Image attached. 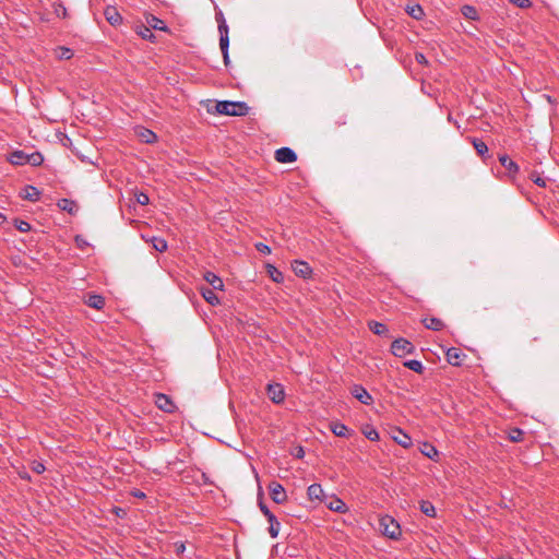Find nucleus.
<instances>
[{"instance_id": "nucleus-24", "label": "nucleus", "mask_w": 559, "mask_h": 559, "mask_svg": "<svg viewBox=\"0 0 559 559\" xmlns=\"http://www.w3.org/2000/svg\"><path fill=\"white\" fill-rule=\"evenodd\" d=\"M331 430L337 437H347L349 433V429L347 428V426L340 421L332 423Z\"/></svg>"}, {"instance_id": "nucleus-3", "label": "nucleus", "mask_w": 559, "mask_h": 559, "mask_svg": "<svg viewBox=\"0 0 559 559\" xmlns=\"http://www.w3.org/2000/svg\"><path fill=\"white\" fill-rule=\"evenodd\" d=\"M379 526L381 533L391 539H399L401 536L400 524L390 515L382 516L379 521Z\"/></svg>"}, {"instance_id": "nucleus-39", "label": "nucleus", "mask_w": 559, "mask_h": 559, "mask_svg": "<svg viewBox=\"0 0 559 559\" xmlns=\"http://www.w3.org/2000/svg\"><path fill=\"white\" fill-rule=\"evenodd\" d=\"M14 226L21 233H27L31 230V224L23 219H16Z\"/></svg>"}, {"instance_id": "nucleus-30", "label": "nucleus", "mask_w": 559, "mask_h": 559, "mask_svg": "<svg viewBox=\"0 0 559 559\" xmlns=\"http://www.w3.org/2000/svg\"><path fill=\"white\" fill-rule=\"evenodd\" d=\"M460 350L457 348H450L448 349L447 352V358H448V361L453 365V366H459L461 362H460Z\"/></svg>"}, {"instance_id": "nucleus-16", "label": "nucleus", "mask_w": 559, "mask_h": 559, "mask_svg": "<svg viewBox=\"0 0 559 559\" xmlns=\"http://www.w3.org/2000/svg\"><path fill=\"white\" fill-rule=\"evenodd\" d=\"M307 495L310 500L323 501L324 491L320 484H312L307 489Z\"/></svg>"}, {"instance_id": "nucleus-54", "label": "nucleus", "mask_w": 559, "mask_h": 559, "mask_svg": "<svg viewBox=\"0 0 559 559\" xmlns=\"http://www.w3.org/2000/svg\"><path fill=\"white\" fill-rule=\"evenodd\" d=\"M265 515V518L267 519V521L272 518H275L274 513H272L271 511H267L266 513H263Z\"/></svg>"}, {"instance_id": "nucleus-51", "label": "nucleus", "mask_w": 559, "mask_h": 559, "mask_svg": "<svg viewBox=\"0 0 559 559\" xmlns=\"http://www.w3.org/2000/svg\"><path fill=\"white\" fill-rule=\"evenodd\" d=\"M216 21H217V23H218V26L221 25V23H222L223 21H225L224 15H223V13H222V12L216 13Z\"/></svg>"}, {"instance_id": "nucleus-21", "label": "nucleus", "mask_w": 559, "mask_h": 559, "mask_svg": "<svg viewBox=\"0 0 559 559\" xmlns=\"http://www.w3.org/2000/svg\"><path fill=\"white\" fill-rule=\"evenodd\" d=\"M397 435H394L393 440L401 447L407 449L412 445V438L405 433L402 429L396 430Z\"/></svg>"}, {"instance_id": "nucleus-44", "label": "nucleus", "mask_w": 559, "mask_h": 559, "mask_svg": "<svg viewBox=\"0 0 559 559\" xmlns=\"http://www.w3.org/2000/svg\"><path fill=\"white\" fill-rule=\"evenodd\" d=\"M255 248H257V250L260 253H263V254H270L271 253V248L267 245L263 243V242H258L255 245Z\"/></svg>"}, {"instance_id": "nucleus-15", "label": "nucleus", "mask_w": 559, "mask_h": 559, "mask_svg": "<svg viewBox=\"0 0 559 559\" xmlns=\"http://www.w3.org/2000/svg\"><path fill=\"white\" fill-rule=\"evenodd\" d=\"M420 452L423 455H425L426 457L435 461V462H438L439 461V451L438 449L431 444V443H428V442H424L420 447Z\"/></svg>"}, {"instance_id": "nucleus-49", "label": "nucleus", "mask_w": 559, "mask_h": 559, "mask_svg": "<svg viewBox=\"0 0 559 559\" xmlns=\"http://www.w3.org/2000/svg\"><path fill=\"white\" fill-rule=\"evenodd\" d=\"M294 455L298 459H302L305 455V450L301 447L296 448Z\"/></svg>"}, {"instance_id": "nucleus-23", "label": "nucleus", "mask_w": 559, "mask_h": 559, "mask_svg": "<svg viewBox=\"0 0 559 559\" xmlns=\"http://www.w3.org/2000/svg\"><path fill=\"white\" fill-rule=\"evenodd\" d=\"M368 326L374 334L379 336H385L389 332L386 325L378 321H370Z\"/></svg>"}, {"instance_id": "nucleus-25", "label": "nucleus", "mask_w": 559, "mask_h": 559, "mask_svg": "<svg viewBox=\"0 0 559 559\" xmlns=\"http://www.w3.org/2000/svg\"><path fill=\"white\" fill-rule=\"evenodd\" d=\"M215 289L211 288H202L201 294L202 297L212 306H216L219 304V299L217 295L214 293Z\"/></svg>"}, {"instance_id": "nucleus-59", "label": "nucleus", "mask_w": 559, "mask_h": 559, "mask_svg": "<svg viewBox=\"0 0 559 559\" xmlns=\"http://www.w3.org/2000/svg\"><path fill=\"white\" fill-rule=\"evenodd\" d=\"M121 512H123V509H119V511H116V514L121 515Z\"/></svg>"}, {"instance_id": "nucleus-40", "label": "nucleus", "mask_w": 559, "mask_h": 559, "mask_svg": "<svg viewBox=\"0 0 559 559\" xmlns=\"http://www.w3.org/2000/svg\"><path fill=\"white\" fill-rule=\"evenodd\" d=\"M53 11L58 17L66 19L68 15L67 8L62 3H55Z\"/></svg>"}, {"instance_id": "nucleus-48", "label": "nucleus", "mask_w": 559, "mask_h": 559, "mask_svg": "<svg viewBox=\"0 0 559 559\" xmlns=\"http://www.w3.org/2000/svg\"><path fill=\"white\" fill-rule=\"evenodd\" d=\"M415 59H416V61H417L418 63H420V64H426V63L428 62V61H427V59H426V57H425V55H424V53H421V52H416V55H415Z\"/></svg>"}, {"instance_id": "nucleus-38", "label": "nucleus", "mask_w": 559, "mask_h": 559, "mask_svg": "<svg viewBox=\"0 0 559 559\" xmlns=\"http://www.w3.org/2000/svg\"><path fill=\"white\" fill-rule=\"evenodd\" d=\"M462 13L464 16H466L467 19H471V20H475L477 17V11L472 5H464L462 8Z\"/></svg>"}, {"instance_id": "nucleus-34", "label": "nucleus", "mask_w": 559, "mask_h": 559, "mask_svg": "<svg viewBox=\"0 0 559 559\" xmlns=\"http://www.w3.org/2000/svg\"><path fill=\"white\" fill-rule=\"evenodd\" d=\"M267 273L275 283H281L284 280L283 273L278 271L274 265H267Z\"/></svg>"}, {"instance_id": "nucleus-26", "label": "nucleus", "mask_w": 559, "mask_h": 559, "mask_svg": "<svg viewBox=\"0 0 559 559\" xmlns=\"http://www.w3.org/2000/svg\"><path fill=\"white\" fill-rule=\"evenodd\" d=\"M40 192L33 186H26L24 188V194L22 195L25 200L35 202L39 199Z\"/></svg>"}, {"instance_id": "nucleus-1", "label": "nucleus", "mask_w": 559, "mask_h": 559, "mask_svg": "<svg viewBox=\"0 0 559 559\" xmlns=\"http://www.w3.org/2000/svg\"><path fill=\"white\" fill-rule=\"evenodd\" d=\"M215 109L219 115L246 116L250 108L245 102L221 100L216 103Z\"/></svg>"}, {"instance_id": "nucleus-36", "label": "nucleus", "mask_w": 559, "mask_h": 559, "mask_svg": "<svg viewBox=\"0 0 559 559\" xmlns=\"http://www.w3.org/2000/svg\"><path fill=\"white\" fill-rule=\"evenodd\" d=\"M157 140V135L150 129L142 128V142L154 143Z\"/></svg>"}, {"instance_id": "nucleus-32", "label": "nucleus", "mask_w": 559, "mask_h": 559, "mask_svg": "<svg viewBox=\"0 0 559 559\" xmlns=\"http://www.w3.org/2000/svg\"><path fill=\"white\" fill-rule=\"evenodd\" d=\"M501 165L507 168L509 171L516 173L519 170V166L510 159L507 155H502L499 158Z\"/></svg>"}, {"instance_id": "nucleus-53", "label": "nucleus", "mask_w": 559, "mask_h": 559, "mask_svg": "<svg viewBox=\"0 0 559 559\" xmlns=\"http://www.w3.org/2000/svg\"><path fill=\"white\" fill-rule=\"evenodd\" d=\"M148 200H150L148 197L144 192H142V201H141L142 206L147 204Z\"/></svg>"}, {"instance_id": "nucleus-13", "label": "nucleus", "mask_w": 559, "mask_h": 559, "mask_svg": "<svg viewBox=\"0 0 559 559\" xmlns=\"http://www.w3.org/2000/svg\"><path fill=\"white\" fill-rule=\"evenodd\" d=\"M142 240H145V242L151 246L154 250L158 252H164L167 249V242L164 238L160 237H150L145 238L144 235H142Z\"/></svg>"}, {"instance_id": "nucleus-37", "label": "nucleus", "mask_w": 559, "mask_h": 559, "mask_svg": "<svg viewBox=\"0 0 559 559\" xmlns=\"http://www.w3.org/2000/svg\"><path fill=\"white\" fill-rule=\"evenodd\" d=\"M473 146L479 155H484L488 151L486 143L478 139L473 140Z\"/></svg>"}, {"instance_id": "nucleus-10", "label": "nucleus", "mask_w": 559, "mask_h": 559, "mask_svg": "<svg viewBox=\"0 0 559 559\" xmlns=\"http://www.w3.org/2000/svg\"><path fill=\"white\" fill-rule=\"evenodd\" d=\"M154 399V402L159 409L166 413H173L175 411L176 406L167 395L162 393H155Z\"/></svg>"}, {"instance_id": "nucleus-2", "label": "nucleus", "mask_w": 559, "mask_h": 559, "mask_svg": "<svg viewBox=\"0 0 559 559\" xmlns=\"http://www.w3.org/2000/svg\"><path fill=\"white\" fill-rule=\"evenodd\" d=\"M145 24H146V26H144L142 24V39H148L151 41H155L156 37L152 33V29L163 31V32L168 31L166 23L153 14L145 15Z\"/></svg>"}, {"instance_id": "nucleus-35", "label": "nucleus", "mask_w": 559, "mask_h": 559, "mask_svg": "<svg viewBox=\"0 0 559 559\" xmlns=\"http://www.w3.org/2000/svg\"><path fill=\"white\" fill-rule=\"evenodd\" d=\"M44 162V157L39 152L28 154L27 164L32 166H39Z\"/></svg>"}, {"instance_id": "nucleus-31", "label": "nucleus", "mask_w": 559, "mask_h": 559, "mask_svg": "<svg viewBox=\"0 0 559 559\" xmlns=\"http://www.w3.org/2000/svg\"><path fill=\"white\" fill-rule=\"evenodd\" d=\"M270 526H269V533L272 538H276L278 536L280 530H281V523L278 522L277 518H272L269 520Z\"/></svg>"}, {"instance_id": "nucleus-11", "label": "nucleus", "mask_w": 559, "mask_h": 559, "mask_svg": "<svg viewBox=\"0 0 559 559\" xmlns=\"http://www.w3.org/2000/svg\"><path fill=\"white\" fill-rule=\"evenodd\" d=\"M267 395L272 402L280 404L284 401L285 392L283 385L280 383H273L267 385Z\"/></svg>"}, {"instance_id": "nucleus-58", "label": "nucleus", "mask_w": 559, "mask_h": 559, "mask_svg": "<svg viewBox=\"0 0 559 559\" xmlns=\"http://www.w3.org/2000/svg\"><path fill=\"white\" fill-rule=\"evenodd\" d=\"M121 512H123V509H119V511H116V514L121 515Z\"/></svg>"}, {"instance_id": "nucleus-8", "label": "nucleus", "mask_w": 559, "mask_h": 559, "mask_svg": "<svg viewBox=\"0 0 559 559\" xmlns=\"http://www.w3.org/2000/svg\"><path fill=\"white\" fill-rule=\"evenodd\" d=\"M350 393L361 404L370 405L373 402L371 394L360 384H354L350 388Z\"/></svg>"}, {"instance_id": "nucleus-12", "label": "nucleus", "mask_w": 559, "mask_h": 559, "mask_svg": "<svg viewBox=\"0 0 559 559\" xmlns=\"http://www.w3.org/2000/svg\"><path fill=\"white\" fill-rule=\"evenodd\" d=\"M326 508L331 511L337 512V513H346L348 511V507L346 503L336 496H331L329 501L325 502Z\"/></svg>"}, {"instance_id": "nucleus-22", "label": "nucleus", "mask_w": 559, "mask_h": 559, "mask_svg": "<svg viewBox=\"0 0 559 559\" xmlns=\"http://www.w3.org/2000/svg\"><path fill=\"white\" fill-rule=\"evenodd\" d=\"M105 17L106 20L111 24V25H117L121 22V16H120V13L117 11L116 8L114 7H108L105 12Z\"/></svg>"}, {"instance_id": "nucleus-47", "label": "nucleus", "mask_w": 559, "mask_h": 559, "mask_svg": "<svg viewBox=\"0 0 559 559\" xmlns=\"http://www.w3.org/2000/svg\"><path fill=\"white\" fill-rule=\"evenodd\" d=\"M72 55L73 53H72L71 49L64 48V47L61 48V55H60L61 59H70L72 57Z\"/></svg>"}, {"instance_id": "nucleus-18", "label": "nucleus", "mask_w": 559, "mask_h": 559, "mask_svg": "<svg viewBox=\"0 0 559 559\" xmlns=\"http://www.w3.org/2000/svg\"><path fill=\"white\" fill-rule=\"evenodd\" d=\"M203 277L212 286L211 289L222 290L224 288V283H223L222 278L218 275H216L215 273L207 271L204 273Z\"/></svg>"}, {"instance_id": "nucleus-42", "label": "nucleus", "mask_w": 559, "mask_h": 559, "mask_svg": "<svg viewBox=\"0 0 559 559\" xmlns=\"http://www.w3.org/2000/svg\"><path fill=\"white\" fill-rule=\"evenodd\" d=\"M46 467L41 462L34 461L32 463V471L36 474H43L45 472Z\"/></svg>"}, {"instance_id": "nucleus-9", "label": "nucleus", "mask_w": 559, "mask_h": 559, "mask_svg": "<svg viewBox=\"0 0 559 559\" xmlns=\"http://www.w3.org/2000/svg\"><path fill=\"white\" fill-rule=\"evenodd\" d=\"M275 159L278 163H294L297 160V154L290 147H281L275 151Z\"/></svg>"}, {"instance_id": "nucleus-43", "label": "nucleus", "mask_w": 559, "mask_h": 559, "mask_svg": "<svg viewBox=\"0 0 559 559\" xmlns=\"http://www.w3.org/2000/svg\"><path fill=\"white\" fill-rule=\"evenodd\" d=\"M509 2L513 3L514 5L521 9L528 8L532 4L530 0H509Z\"/></svg>"}, {"instance_id": "nucleus-33", "label": "nucleus", "mask_w": 559, "mask_h": 559, "mask_svg": "<svg viewBox=\"0 0 559 559\" xmlns=\"http://www.w3.org/2000/svg\"><path fill=\"white\" fill-rule=\"evenodd\" d=\"M404 366L406 368H408L409 370L414 371V372H417V373H421L423 370H424V366L421 364V361L417 360V359H409V360H406L404 362Z\"/></svg>"}, {"instance_id": "nucleus-17", "label": "nucleus", "mask_w": 559, "mask_h": 559, "mask_svg": "<svg viewBox=\"0 0 559 559\" xmlns=\"http://www.w3.org/2000/svg\"><path fill=\"white\" fill-rule=\"evenodd\" d=\"M85 304L91 308L100 310L105 307V298L100 295L88 294Z\"/></svg>"}, {"instance_id": "nucleus-5", "label": "nucleus", "mask_w": 559, "mask_h": 559, "mask_svg": "<svg viewBox=\"0 0 559 559\" xmlns=\"http://www.w3.org/2000/svg\"><path fill=\"white\" fill-rule=\"evenodd\" d=\"M138 203H140V194L138 192H134L133 199H130L129 202L126 203L121 209L122 216L130 221V223H138Z\"/></svg>"}, {"instance_id": "nucleus-60", "label": "nucleus", "mask_w": 559, "mask_h": 559, "mask_svg": "<svg viewBox=\"0 0 559 559\" xmlns=\"http://www.w3.org/2000/svg\"><path fill=\"white\" fill-rule=\"evenodd\" d=\"M121 512H123V509H119V511H116V514L121 515Z\"/></svg>"}, {"instance_id": "nucleus-41", "label": "nucleus", "mask_w": 559, "mask_h": 559, "mask_svg": "<svg viewBox=\"0 0 559 559\" xmlns=\"http://www.w3.org/2000/svg\"><path fill=\"white\" fill-rule=\"evenodd\" d=\"M365 437L370 441L379 440V432L376 429H369L364 431Z\"/></svg>"}, {"instance_id": "nucleus-4", "label": "nucleus", "mask_w": 559, "mask_h": 559, "mask_svg": "<svg viewBox=\"0 0 559 559\" xmlns=\"http://www.w3.org/2000/svg\"><path fill=\"white\" fill-rule=\"evenodd\" d=\"M415 346L407 340L400 337L393 341L391 345V352L394 356L403 357L408 354H413Z\"/></svg>"}, {"instance_id": "nucleus-27", "label": "nucleus", "mask_w": 559, "mask_h": 559, "mask_svg": "<svg viewBox=\"0 0 559 559\" xmlns=\"http://www.w3.org/2000/svg\"><path fill=\"white\" fill-rule=\"evenodd\" d=\"M406 12L408 15H411L415 20H420L424 16V10L417 3L408 4L406 7Z\"/></svg>"}, {"instance_id": "nucleus-57", "label": "nucleus", "mask_w": 559, "mask_h": 559, "mask_svg": "<svg viewBox=\"0 0 559 559\" xmlns=\"http://www.w3.org/2000/svg\"><path fill=\"white\" fill-rule=\"evenodd\" d=\"M134 29H135V33H136L138 35H140V26H135V28H134Z\"/></svg>"}, {"instance_id": "nucleus-61", "label": "nucleus", "mask_w": 559, "mask_h": 559, "mask_svg": "<svg viewBox=\"0 0 559 559\" xmlns=\"http://www.w3.org/2000/svg\"><path fill=\"white\" fill-rule=\"evenodd\" d=\"M141 497H142V499H144V498H145V493H144L143 491H142V493H141Z\"/></svg>"}, {"instance_id": "nucleus-20", "label": "nucleus", "mask_w": 559, "mask_h": 559, "mask_svg": "<svg viewBox=\"0 0 559 559\" xmlns=\"http://www.w3.org/2000/svg\"><path fill=\"white\" fill-rule=\"evenodd\" d=\"M58 206L62 210L68 212L71 215H74L79 211V206L75 201L70 199H60L58 201Z\"/></svg>"}, {"instance_id": "nucleus-6", "label": "nucleus", "mask_w": 559, "mask_h": 559, "mask_svg": "<svg viewBox=\"0 0 559 559\" xmlns=\"http://www.w3.org/2000/svg\"><path fill=\"white\" fill-rule=\"evenodd\" d=\"M219 47L222 50L223 59L225 66L229 64V36H228V26L226 21H223L219 25Z\"/></svg>"}, {"instance_id": "nucleus-28", "label": "nucleus", "mask_w": 559, "mask_h": 559, "mask_svg": "<svg viewBox=\"0 0 559 559\" xmlns=\"http://www.w3.org/2000/svg\"><path fill=\"white\" fill-rule=\"evenodd\" d=\"M425 326L429 330H432V331H439L442 329L443 326V323L440 319L438 318H425L423 320Z\"/></svg>"}, {"instance_id": "nucleus-14", "label": "nucleus", "mask_w": 559, "mask_h": 559, "mask_svg": "<svg viewBox=\"0 0 559 559\" xmlns=\"http://www.w3.org/2000/svg\"><path fill=\"white\" fill-rule=\"evenodd\" d=\"M293 271L297 276H300L302 278H307L311 274V267L309 264L305 261H298L296 260L293 263Z\"/></svg>"}, {"instance_id": "nucleus-55", "label": "nucleus", "mask_w": 559, "mask_h": 559, "mask_svg": "<svg viewBox=\"0 0 559 559\" xmlns=\"http://www.w3.org/2000/svg\"><path fill=\"white\" fill-rule=\"evenodd\" d=\"M185 550V545L181 544L180 546L177 547V551L178 552H182Z\"/></svg>"}, {"instance_id": "nucleus-29", "label": "nucleus", "mask_w": 559, "mask_h": 559, "mask_svg": "<svg viewBox=\"0 0 559 559\" xmlns=\"http://www.w3.org/2000/svg\"><path fill=\"white\" fill-rule=\"evenodd\" d=\"M420 511L429 518L436 516V508L430 501L423 500L420 502Z\"/></svg>"}, {"instance_id": "nucleus-52", "label": "nucleus", "mask_w": 559, "mask_h": 559, "mask_svg": "<svg viewBox=\"0 0 559 559\" xmlns=\"http://www.w3.org/2000/svg\"><path fill=\"white\" fill-rule=\"evenodd\" d=\"M534 181L539 187H545L546 186V181L544 179H542V178H536Z\"/></svg>"}, {"instance_id": "nucleus-50", "label": "nucleus", "mask_w": 559, "mask_h": 559, "mask_svg": "<svg viewBox=\"0 0 559 559\" xmlns=\"http://www.w3.org/2000/svg\"><path fill=\"white\" fill-rule=\"evenodd\" d=\"M259 508L262 513H266L267 511H270V509L263 503L262 500L259 501Z\"/></svg>"}, {"instance_id": "nucleus-56", "label": "nucleus", "mask_w": 559, "mask_h": 559, "mask_svg": "<svg viewBox=\"0 0 559 559\" xmlns=\"http://www.w3.org/2000/svg\"><path fill=\"white\" fill-rule=\"evenodd\" d=\"M134 497L140 498V491H133Z\"/></svg>"}, {"instance_id": "nucleus-7", "label": "nucleus", "mask_w": 559, "mask_h": 559, "mask_svg": "<svg viewBox=\"0 0 559 559\" xmlns=\"http://www.w3.org/2000/svg\"><path fill=\"white\" fill-rule=\"evenodd\" d=\"M269 491L271 499L277 504H282L287 500V495L284 487L277 481H272L269 485Z\"/></svg>"}, {"instance_id": "nucleus-45", "label": "nucleus", "mask_w": 559, "mask_h": 559, "mask_svg": "<svg viewBox=\"0 0 559 559\" xmlns=\"http://www.w3.org/2000/svg\"><path fill=\"white\" fill-rule=\"evenodd\" d=\"M522 435H523V431L521 429H514L510 435V439L515 442L521 441Z\"/></svg>"}, {"instance_id": "nucleus-46", "label": "nucleus", "mask_w": 559, "mask_h": 559, "mask_svg": "<svg viewBox=\"0 0 559 559\" xmlns=\"http://www.w3.org/2000/svg\"><path fill=\"white\" fill-rule=\"evenodd\" d=\"M75 243L80 249H84L88 246V242L80 235L75 236Z\"/></svg>"}, {"instance_id": "nucleus-19", "label": "nucleus", "mask_w": 559, "mask_h": 559, "mask_svg": "<svg viewBox=\"0 0 559 559\" xmlns=\"http://www.w3.org/2000/svg\"><path fill=\"white\" fill-rule=\"evenodd\" d=\"M28 154L24 151L16 150L12 152L8 158V160L13 165H26L27 164Z\"/></svg>"}]
</instances>
